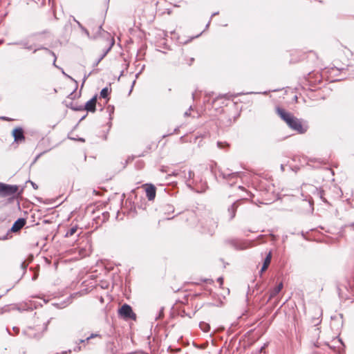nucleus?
Listing matches in <instances>:
<instances>
[{"label":"nucleus","mask_w":354,"mask_h":354,"mask_svg":"<svg viewBox=\"0 0 354 354\" xmlns=\"http://www.w3.org/2000/svg\"><path fill=\"white\" fill-rule=\"evenodd\" d=\"M96 102L97 96L95 95L85 104L84 109L88 112L94 113L96 110Z\"/></svg>","instance_id":"obj_9"},{"label":"nucleus","mask_w":354,"mask_h":354,"mask_svg":"<svg viewBox=\"0 0 354 354\" xmlns=\"http://www.w3.org/2000/svg\"><path fill=\"white\" fill-rule=\"evenodd\" d=\"M241 174L240 172H229L228 170H221L220 171V176L223 177V178L226 180H233L241 177Z\"/></svg>","instance_id":"obj_8"},{"label":"nucleus","mask_w":354,"mask_h":354,"mask_svg":"<svg viewBox=\"0 0 354 354\" xmlns=\"http://www.w3.org/2000/svg\"><path fill=\"white\" fill-rule=\"evenodd\" d=\"M62 73H63V74H64L65 75H66L67 77H70L68 75H67L64 73V71H62Z\"/></svg>","instance_id":"obj_34"},{"label":"nucleus","mask_w":354,"mask_h":354,"mask_svg":"<svg viewBox=\"0 0 354 354\" xmlns=\"http://www.w3.org/2000/svg\"><path fill=\"white\" fill-rule=\"evenodd\" d=\"M217 146H218V148L223 149V148H224L225 147H229V144L225 142H217Z\"/></svg>","instance_id":"obj_23"},{"label":"nucleus","mask_w":354,"mask_h":354,"mask_svg":"<svg viewBox=\"0 0 354 354\" xmlns=\"http://www.w3.org/2000/svg\"><path fill=\"white\" fill-rule=\"evenodd\" d=\"M86 77H84V82L86 81Z\"/></svg>","instance_id":"obj_35"},{"label":"nucleus","mask_w":354,"mask_h":354,"mask_svg":"<svg viewBox=\"0 0 354 354\" xmlns=\"http://www.w3.org/2000/svg\"><path fill=\"white\" fill-rule=\"evenodd\" d=\"M32 329L31 328H30L28 330H27L25 333L28 334V335L30 337H34L35 335L33 334H32Z\"/></svg>","instance_id":"obj_24"},{"label":"nucleus","mask_w":354,"mask_h":354,"mask_svg":"<svg viewBox=\"0 0 354 354\" xmlns=\"http://www.w3.org/2000/svg\"><path fill=\"white\" fill-rule=\"evenodd\" d=\"M271 258H272V255H271V252H270L267 254L266 257L265 258L263 263L269 266V264L270 263V261H271Z\"/></svg>","instance_id":"obj_22"},{"label":"nucleus","mask_w":354,"mask_h":354,"mask_svg":"<svg viewBox=\"0 0 354 354\" xmlns=\"http://www.w3.org/2000/svg\"><path fill=\"white\" fill-rule=\"evenodd\" d=\"M191 109H192V106H190L189 109L185 113V116H189L190 115V110Z\"/></svg>","instance_id":"obj_28"},{"label":"nucleus","mask_w":354,"mask_h":354,"mask_svg":"<svg viewBox=\"0 0 354 354\" xmlns=\"http://www.w3.org/2000/svg\"><path fill=\"white\" fill-rule=\"evenodd\" d=\"M111 48V46H109L104 51V53L100 56V57L96 61V63L95 64V66H97L100 62V61L106 56V55L108 53V52L110 50Z\"/></svg>","instance_id":"obj_20"},{"label":"nucleus","mask_w":354,"mask_h":354,"mask_svg":"<svg viewBox=\"0 0 354 354\" xmlns=\"http://www.w3.org/2000/svg\"><path fill=\"white\" fill-rule=\"evenodd\" d=\"M76 110H81L82 109L80 108H77V109H75Z\"/></svg>","instance_id":"obj_36"},{"label":"nucleus","mask_w":354,"mask_h":354,"mask_svg":"<svg viewBox=\"0 0 354 354\" xmlns=\"http://www.w3.org/2000/svg\"><path fill=\"white\" fill-rule=\"evenodd\" d=\"M111 48V46H109L104 51V53L100 56V57L96 61V63L95 64V66H97L100 62V61L106 56V55L108 53V52L110 50Z\"/></svg>","instance_id":"obj_21"},{"label":"nucleus","mask_w":354,"mask_h":354,"mask_svg":"<svg viewBox=\"0 0 354 354\" xmlns=\"http://www.w3.org/2000/svg\"><path fill=\"white\" fill-rule=\"evenodd\" d=\"M31 185L35 189H37L38 188L37 185L35 183L31 182Z\"/></svg>","instance_id":"obj_29"},{"label":"nucleus","mask_w":354,"mask_h":354,"mask_svg":"<svg viewBox=\"0 0 354 354\" xmlns=\"http://www.w3.org/2000/svg\"><path fill=\"white\" fill-rule=\"evenodd\" d=\"M315 192L317 194V195L324 202V203H328V201H326V199L324 198V192L323 190H318L317 188H315Z\"/></svg>","instance_id":"obj_17"},{"label":"nucleus","mask_w":354,"mask_h":354,"mask_svg":"<svg viewBox=\"0 0 354 354\" xmlns=\"http://www.w3.org/2000/svg\"><path fill=\"white\" fill-rule=\"evenodd\" d=\"M268 266L266 264H263V266L261 268V272L265 271L268 268Z\"/></svg>","instance_id":"obj_26"},{"label":"nucleus","mask_w":354,"mask_h":354,"mask_svg":"<svg viewBox=\"0 0 354 354\" xmlns=\"http://www.w3.org/2000/svg\"><path fill=\"white\" fill-rule=\"evenodd\" d=\"M109 88L106 87V88H104L102 89V91L100 92V97L102 98H106L107 96L109 95Z\"/></svg>","instance_id":"obj_18"},{"label":"nucleus","mask_w":354,"mask_h":354,"mask_svg":"<svg viewBox=\"0 0 354 354\" xmlns=\"http://www.w3.org/2000/svg\"><path fill=\"white\" fill-rule=\"evenodd\" d=\"M276 113L291 129L299 133H304L306 131L307 127L304 126L301 120L295 117L292 113L287 112L279 106L276 107Z\"/></svg>","instance_id":"obj_1"},{"label":"nucleus","mask_w":354,"mask_h":354,"mask_svg":"<svg viewBox=\"0 0 354 354\" xmlns=\"http://www.w3.org/2000/svg\"><path fill=\"white\" fill-rule=\"evenodd\" d=\"M26 224V220L24 218H18L13 224L11 230L14 232L20 230Z\"/></svg>","instance_id":"obj_10"},{"label":"nucleus","mask_w":354,"mask_h":354,"mask_svg":"<svg viewBox=\"0 0 354 354\" xmlns=\"http://www.w3.org/2000/svg\"><path fill=\"white\" fill-rule=\"evenodd\" d=\"M119 314L125 319H135L136 315L133 313L131 307L128 304H124L119 310Z\"/></svg>","instance_id":"obj_4"},{"label":"nucleus","mask_w":354,"mask_h":354,"mask_svg":"<svg viewBox=\"0 0 354 354\" xmlns=\"http://www.w3.org/2000/svg\"><path fill=\"white\" fill-rule=\"evenodd\" d=\"M18 190L17 185H10L3 183L2 189H1L0 196L6 197L14 195Z\"/></svg>","instance_id":"obj_3"},{"label":"nucleus","mask_w":354,"mask_h":354,"mask_svg":"<svg viewBox=\"0 0 354 354\" xmlns=\"http://www.w3.org/2000/svg\"><path fill=\"white\" fill-rule=\"evenodd\" d=\"M12 134L14 137L15 142H17L18 143L25 142L26 138L24 136V130L21 127H17L14 129Z\"/></svg>","instance_id":"obj_5"},{"label":"nucleus","mask_w":354,"mask_h":354,"mask_svg":"<svg viewBox=\"0 0 354 354\" xmlns=\"http://www.w3.org/2000/svg\"><path fill=\"white\" fill-rule=\"evenodd\" d=\"M283 288V283L280 282L276 287L272 289L270 292L269 300L274 297Z\"/></svg>","instance_id":"obj_12"},{"label":"nucleus","mask_w":354,"mask_h":354,"mask_svg":"<svg viewBox=\"0 0 354 354\" xmlns=\"http://www.w3.org/2000/svg\"><path fill=\"white\" fill-rule=\"evenodd\" d=\"M146 196L149 201H153L156 197V189L152 184L145 185Z\"/></svg>","instance_id":"obj_7"},{"label":"nucleus","mask_w":354,"mask_h":354,"mask_svg":"<svg viewBox=\"0 0 354 354\" xmlns=\"http://www.w3.org/2000/svg\"><path fill=\"white\" fill-rule=\"evenodd\" d=\"M23 46H24V48L28 49V50H31V49H32V48H33L32 46H29V45H28V44H27V43H24V44H23Z\"/></svg>","instance_id":"obj_25"},{"label":"nucleus","mask_w":354,"mask_h":354,"mask_svg":"<svg viewBox=\"0 0 354 354\" xmlns=\"http://www.w3.org/2000/svg\"><path fill=\"white\" fill-rule=\"evenodd\" d=\"M199 326L202 330L204 332H208L210 329V326L209 324L202 322L199 324Z\"/></svg>","instance_id":"obj_16"},{"label":"nucleus","mask_w":354,"mask_h":354,"mask_svg":"<svg viewBox=\"0 0 354 354\" xmlns=\"http://www.w3.org/2000/svg\"><path fill=\"white\" fill-rule=\"evenodd\" d=\"M239 207V201L234 202L232 203L227 209V212L230 214V220H232L234 218L236 215V209Z\"/></svg>","instance_id":"obj_11"},{"label":"nucleus","mask_w":354,"mask_h":354,"mask_svg":"<svg viewBox=\"0 0 354 354\" xmlns=\"http://www.w3.org/2000/svg\"><path fill=\"white\" fill-rule=\"evenodd\" d=\"M77 225H75V226H73L72 227H71L66 233L65 234V236L66 237H69V236H73V234H75L76 233V232L77 231Z\"/></svg>","instance_id":"obj_15"},{"label":"nucleus","mask_w":354,"mask_h":354,"mask_svg":"<svg viewBox=\"0 0 354 354\" xmlns=\"http://www.w3.org/2000/svg\"><path fill=\"white\" fill-rule=\"evenodd\" d=\"M281 170L283 171L285 170V167L283 165H281Z\"/></svg>","instance_id":"obj_31"},{"label":"nucleus","mask_w":354,"mask_h":354,"mask_svg":"<svg viewBox=\"0 0 354 354\" xmlns=\"http://www.w3.org/2000/svg\"><path fill=\"white\" fill-rule=\"evenodd\" d=\"M207 225H208L207 227V232L209 234H212L217 227V223L214 219H209V221H207Z\"/></svg>","instance_id":"obj_13"},{"label":"nucleus","mask_w":354,"mask_h":354,"mask_svg":"<svg viewBox=\"0 0 354 354\" xmlns=\"http://www.w3.org/2000/svg\"><path fill=\"white\" fill-rule=\"evenodd\" d=\"M348 228L350 229V230L354 232V224H352Z\"/></svg>","instance_id":"obj_30"},{"label":"nucleus","mask_w":354,"mask_h":354,"mask_svg":"<svg viewBox=\"0 0 354 354\" xmlns=\"http://www.w3.org/2000/svg\"><path fill=\"white\" fill-rule=\"evenodd\" d=\"M229 243L236 250H243L251 248L252 241L241 239H232Z\"/></svg>","instance_id":"obj_2"},{"label":"nucleus","mask_w":354,"mask_h":354,"mask_svg":"<svg viewBox=\"0 0 354 354\" xmlns=\"http://www.w3.org/2000/svg\"><path fill=\"white\" fill-rule=\"evenodd\" d=\"M218 282L219 283V284L221 286L223 285V279L222 277H218V279H217Z\"/></svg>","instance_id":"obj_27"},{"label":"nucleus","mask_w":354,"mask_h":354,"mask_svg":"<svg viewBox=\"0 0 354 354\" xmlns=\"http://www.w3.org/2000/svg\"><path fill=\"white\" fill-rule=\"evenodd\" d=\"M217 14H218V12H215V13H214V14H212V17L215 16V15H216Z\"/></svg>","instance_id":"obj_33"},{"label":"nucleus","mask_w":354,"mask_h":354,"mask_svg":"<svg viewBox=\"0 0 354 354\" xmlns=\"http://www.w3.org/2000/svg\"><path fill=\"white\" fill-rule=\"evenodd\" d=\"M101 337V335L98 333H92L90 336L87 337L85 339H81L80 342L83 343L84 342H88L89 339L94 338V337Z\"/></svg>","instance_id":"obj_19"},{"label":"nucleus","mask_w":354,"mask_h":354,"mask_svg":"<svg viewBox=\"0 0 354 354\" xmlns=\"http://www.w3.org/2000/svg\"><path fill=\"white\" fill-rule=\"evenodd\" d=\"M76 22L77 23L78 26L82 28L81 24L79 21H76Z\"/></svg>","instance_id":"obj_32"},{"label":"nucleus","mask_w":354,"mask_h":354,"mask_svg":"<svg viewBox=\"0 0 354 354\" xmlns=\"http://www.w3.org/2000/svg\"><path fill=\"white\" fill-rule=\"evenodd\" d=\"M40 49H44L45 50L47 53H48L50 55H51L52 56H53L54 57V60H53V65L55 66V67H57V65H56V59H57V57L55 54L54 52L50 50L48 48H43V47H40V48H35L34 50H33V53H35L37 52L38 50H40Z\"/></svg>","instance_id":"obj_14"},{"label":"nucleus","mask_w":354,"mask_h":354,"mask_svg":"<svg viewBox=\"0 0 354 354\" xmlns=\"http://www.w3.org/2000/svg\"><path fill=\"white\" fill-rule=\"evenodd\" d=\"M179 175L183 177L186 181L187 185L189 187H191L192 183H193V178L194 176V173L190 169H184L181 171Z\"/></svg>","instance_id":"obj_6"}]
</instances>
